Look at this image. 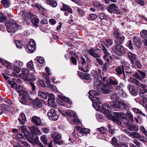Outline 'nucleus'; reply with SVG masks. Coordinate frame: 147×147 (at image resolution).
<instances>
[{
  "instance_id": "nucleus-16",
  "label": "nucleus",
  "mask_w": 147,
  "mask_h": 147,
  "mask_svg": "<svg viewBox=\"0 0 147 147\" xmlns=\"http://www.w3.org/2000/svg\"><path fill=\"white\" fill-rule=\"evenodd\" d=\"M29 74L28 70L25 68L22 69L21 70V73L20 74V76L22 77L23 79L26 80V78H28Z\"/></svg>"
},
{
  "instance_id": "nucleus-38",
  "label": "nucleus",
  "mask_w": 147,
  "mask_h": 147,
  "mask_svg": "<svg viewBox=\"0 0 147 147\" xmlns=\"http://www.w3.org/2000/svg\"><path fill=\"white\" fill-rule=\"evenodd\" d=\"M66 113L67 115L70 117H77V115L73 111L69 110L66 111Z\"/></svg>"
},
{
  "instance_id": "nucleus-64",
  "label": "nucleus",
  "mask_w": 147,
  "mask_h": 147,
  "mask_svg": "<svg viewBox=\"0 0 147 147\" xmlns=\"http://www.w3.org/2000/svg\"><path fill=\"white\" fill-rule=\"evenodd\" d=\"M28 14L26 12L23 11L22 12V18L24 19H26L28 18Z\"/></svg>"
},
{
  "instance_id": "nucleus-6",
  "label": "nucleus",
  "mask_w": 147,
  "mask_h": 147,
  "mask_svg": "<svg viewBox=\"0 0 147 147\" xmlns=\"http://www.w3.org/2000/svg\"><path fill=\"white\" fill-rule=\"evenodd\" d=\"M22 97L20 102L24 105H29L32 103V100L30 98V95L27 92H24L21 94Z\"/></svg>"
},
{
  "instance_id": "nucleus-2",
  "label": "nucleus",
  "mask_w": 147,
  "mask_h": 147,
  "mask_svg": "<svg viewBox=\"0 0 147 147\" xmlns=\"http://www.w3.org/2000/svg\"><path fill=\"white\" fill-rule=\"evenodd\" d=\"M127 116L130 121H134L133 116L129 111H127L126 114L122 112H115L114 113L113 116L112 115L111 118L109 119H112L116 123L120 125L121 124L122 120H127Z\"/></svg>"
},
{
  "instance_id": "nucleus-53",
  "label": "nucleus",
  "mask_w": 147,
  "mask_h": 147,
  "mask_svg": "<svg viewBox=\"0 0 147 147\" xmlns=\"http://www.w3.org/2000/svg\"><path fill=\"white\" fill-rule=\"evenodd\" d=\"M15 43L17 47L19 48H21L22 46V42L19 40H16Z\"/></svg>"
},
{
  "instance_id": "nucleus-32",
  "label": "nucleus",
  "mask_w": 147,
  "mask_h": 147,
  "mask_svg": "<svg viewBox=\"0 0 147 147\" xmlns=\"http://www.w3.org/2000/svg\"><path fill=\"white\" fill-rule=\"evenodd\" d=\"M15 138L17 141L20 142L25 139L24 136L21 133H19L17 134Z\"/></svg>"
},
{
  "instance_id": "nucleus-50",
  "label": "nucleus",
  "mask_w": 147,
  "mask_h": 147,
  "mask_svg": "<svg viewBox=\"0 0 147 147\" xmlns=\"http://www.w3.org/2000/svg\"><path fill=\"white\" fill-rule=\"evenodd\" d=\"M1 108L7 111H10L11 110L10 107L7 105L3 104L2 105Z\"/></svg>"
},
{
  "instance_id": "nucleus-37",
  "label": "nucleus",
  "mask_w": 147,
  "mask_h": 147,
  "mask_svg": "<svg viewBox=\"0 0 147 147\" xmlns=\"http://www.w3.org/2000/svg\"><path fill=\"white\" fill-rule=\"evenodd\" d=\"M87 52L94 57H98V55L94 52V50L93 49H90L87 51Z\"/></svg>"
},
{
  "instance_id": "nucleus-35",
  "label": "nucleus",
  "mask_w": 147,
  "mask_h": 147,
  "mask_svg": "<svg viewBox=\"0 0 147 147\" xmlns=\"http://www.w3.org/2000/svg\"><path fill=\"white\" fill-rule=\"evenodd\" d=\"M61 10L65 11V10L68 11L70 13H72V11L71 8L66 5L64 4L63 5V7L61 8Z\"/></svg>"
},
{
  "instance_id": "nucleus-52",
  "label": "nucleus",
  "mask_w": 147,
  "mask_h": 147,
  "mask_svg": "<svg viewBox=\"0 0 147 147\" xmlns=\"http://www.w3.org/2000/svg\"><path fill=\"white\" fill-rule=\"evenodd\" d=\"M109 82L110 84L113 85H116L118 84L117 80L115 78L110 79L109 81Z\"/></svg>"
},
{
  "instance_id": "nucleus-36",
  "label": "nucleus",
  "mask_w": 147,
  "mask_h": 147,
  "mask_svg": "<svg viewBox=\"0 0 147 147\" xmlns=\"http://www.w3.org/2000/svg\"><path fill=\"white\" fill-rule=\"evenodd\" d=\"M16 89V91L20 94V96H21V94L24 92H26L24 90L22 86H18V87Z\"/></svg>"
},
{
  "instance_id": "nucleus-59",
  "label": "nucleus",
  "mask_w": 147,
  "mask_h": 147,
  "mask_svg": "<svg viewBox=\"0 0 147 147\" xmlns=\"http://www.w3.org/2000/svg\"><path fill=\"white\" fill-rule=\"evenodd\" d=\"M13 69L16 72V73L18 74L20 72L21 68L18 67H17L15 65L13 67Z\"/></svg>"
},
{
  "instance_id": "nucleus-43",
  "label": "nucleus",
  "mask_w": 147,
  "mask_h": 147,
  "mask_svg": "<svg viewBox=\"0 0 147 147\" xmlns=\"http://www.w3.org/2000/svg\"><path fill=\"white\" fill-rule=\"evenodd\" d=\"M7 82L9 84L11 85V88L16 89L18 87V85L16 83H14L13 81H11L8 80Z\"/></svg>"
},
{
  "instance_id": "nucleus-12",
  "label": "nucleus",
  "mask_w": 147,
  "mask_h": 147,
  "mask_svg": "<svg viewBox=\"0 0 147 147\" xmlns=\"http://www.w3.org/2000/svg\"><path fill=\"white\" fill-rule=\"evenodd\" d=\"M127 88L130 93L133 96H136L137 94L138 90L137 88L131 85H129Z\"/></svg>"
},
{
  "instance_id": "nucleus-27",
  "label": "nucleus",
  "mask_w": 147,
  "mask_h": 147,
  "mask_svg": "<svg viewBox=\"0 0 147 147\" xmlns=\"http://www.w3.org/2000/svg\"><path fill=\"white\" fill-rule=\"evenodd\" d=\"M30 130L32 132L38 135H40L42 134L41 132L37 127L32 126L31 127Z\"/></svg>"
},
{
  "instance_id": "nucleus-28",
  "label": "nucleus",
  "mask_w": 147,
  "mask_h": 147,
  "mask_svg": "<svg viewBox=\"0 0 147 147\" xmlns=\"http://www.w3.org/2000/svg\"><path fill=\"white\" fill-rule=\"evenodd\" d=\"M121 108L122 107L125 110L128 109L130 107V104L127 102L122 101L121 102Z\"/></svg>"
},
{
  "instance_id": "nucleus-44",
  "label": "nucleus",
  "mask_w": 147,
  "mask_h": 147,
  "mask_svg": "<svg viewBox=\"0 0 147 147\" xmlns=\"http://www.w3.org/2000/svg\"><path fill=\"white\" fill-rule=\"evenodd\" d=\"M14 64L15 66L18 67H22L23 65V63L20 61L16 60L14 61Z\"/></svg>"
},
{
  "instance_id": "nucleus-62",
  "label": "nucleus",
  "mask_w": 147,
  "mask_h": 147,
  "mask_svg": "<svg viewBox=\"0 0 147 147\" xmlns=\"http://www.w3.org/2000/svg\"><path fill=\"white\" fill-rule=\"evenodd\" d=\"M4 65L6 66V67L7 69H11V66L10 63L9 62H7L5 61H4Z\"/></svg>"
},
{
  "instance_id": "nucleus-60",
  "label": "nucleus",
  "mask_w": 147,
  "mask_h": 147,
  "mask_svg": "<svg viewBox=\"0 0 147 147\" xmlns=\"http://www.w3.org/2000/svg\"><path fill=\"white\" fill-rule=\"evenodd\" d=\"M97 18V15L95 14H91L89 16V19L91 20L95 19Z\"/></svg>"
},
{
  "instance_id": "nucleus-18",
  "label": "nucleus",
  "mask_w": 147,
  "mask_h": 147,
  "mask_svg": "<svg viewBox=\"0 0 147 147\" xmlns=\"http://www.w3.org/2000/svg\"><path fill=\"white\" fill-rule=\"evenodd\" d=\"M113 35L115 38L117 39L119 43H121L124 40L125 37L121 35H120L119 32L113 33Z\"/></svg>"
},
{
  "instance_id": "nucleus-11",
  "label": "nucleus",
  "mask_w": 147,
  "mask_h": 147,
  "mask_svg": "<svg viewBox=\"0 0 147 147\" xmlns=\"http://www.w3.org/2000/svg\"><path fill=\"white\" fill-rule=\"evenodd\" d=\"M52 137L54 139V142L55 144H60L63 143V141H60L59 142L61 138V135L60 134L55 132L52 134Z\"/></svg>"
},
{
  "instance_id": "nucleus-1",
  "label": "nucleus",
  "mask_w": 147,
  "mask_h": 147,
  "mask_svg": "<svg viewBox=\"0 0 147 147\" xmlns=\"http://www.w3.org/2000/svg\"><path fill=\"white\" fill-rule=\"evenodd\" d=\"M92 102V105L95 109L98 111L102 112L108 119H111L112 115L109 111L111 107L109 106L106 104H103L102 107L98 104H101L99 98L96 96L90 99Z\"/></svg>"
},
{
  "instance_id": "nucleus-4",
  "label": "nucleus",
  "mask_w": 147,
  "mask_h": 147,
  "mask_svg": "<svg viewBox=\"0 0 147 147\" xmlns=\"http://www.w3.org/2000/svg\"><path fill=\"white\" fill-rule=\"evenodd\" d=\"M118 42L115 41V45L112 48V51L116 55H121L125 53V50L124 47Z\"/></svg>"
},
{
  "instance_id": "nucleus-34",
  "label": "nucleus",
  "mask_w": 147,
  "mask_h": 147,
  "mask_svg": "<svg viewBox=\"0 0 147 147\" xmlns=\"http://www.w3.org/2000/svg\"><path fill=\"white\" fill-rule=\"evenodd\" d=\"M46 2L48 5L53 7H56L57 5V2L53 0H47Z\"/></svg>"
},
{
  "instance_id": "nucleus-20",
  "label": "nucleus",
  "mask_w": 147,
  "mask_h": 147,
  "mask_svg": "<svg viewBox=\"0 0 147 147\" xmlns=\"http://www.w3.org/2000/svg\"><path fill=\"white\" fill-rule=\"evenodd\" d=\"M76 128L82 135L88 134L90 131V130L89 129L81 128L79 126H77Z\"/></svg>"
},
{
  "instance_id": "nucleus-8",
  "label": "nucleus",
  "mask_w": 147,
  "mask_h": 147,
  "mask_svg": "<svg viewBox=\"0 0 147 147\" xmlns=\"http://www.w3.org/2000/svg\"><path fill=\"white\" fill-rule=\"evenodd\" d=\"M36 44L34 40L30 39L27 46V49L28 50V51L27 50V52L30 53H33L35 50Z\"/></svg>"
},
{
  "instance_id": "nucleus-41",
  "label": "nucleus",
  "mask_w": 147,
  "mask_h": 147,
  "mask_svg": "<svg viewBox=\"0 0 147 147\" xmlns=\"http://www.w3.org/2000/svg\"><path fill=\"white\" fill-rule=\"evenodd\" d=\"M132 110H133V111L135 113L139 114L140 115H142L144 116H146V115L144 114L140 110L138 109L134 108L132 109Z\"/></svg>"
},
{
  "instance_id": "nucleus-7",
  "label": "nucleus",
  "mask_w": 147,
  "mask_h": 147,
  "mask_svg": "<svg viewBox=\"0 0 147 147\" xmlns=\"http://www.w3.org/2000/svg\"><path fill=\"white\" fill-rule=\"evenodd\" d=\"M103 82V83H102L101 82V84H102V85L99 86L98 87H101V88H100L101 89V91L104 94H108L110 92V90L109 89L111 88H108L109 85H107L105 84L104 83V82H105V80L106 79V78L105 77H104L102 78H102L101 79ZM101 82V81H100Z\"/></svg>"
},
{
  "instance_id": "nucleus-30",
  "label": "nucleus",
  "mask_w": 147,
  "mask_h": 147,
  "mask_svg": "<svg viewBox=\"0 0 147 147\" xmlns=\"http://www.w3.org/2000/svg\"><path fill=\"white\" fill-rule=\"evenodd\" d=\"M134 45L137 47H139L141 44L140 40L138 38L134 37Z\"/></svg>"
},
{
  "instance_id": "nucleus-63",
  "label": "nucleus",
  "mask_w": 147,
  "mask_h": 147,
  "mask_svg": "<svg viewBox=\"0 0 147 147\" xmlns=\"http://www.w3.org/2000/svg\"><path fill=\"white\" fill-rule=\"evenodd\" d=\"M136 2L141 6L144 5L145 3L144 1L142 0H136Z\"/></svg>"
},
{
  "instance_id": "nucleus-45",
  "label": "nucleus",
  "mask_w": 147,
  "mask_h": 147,
  "mask_svg": "<svg viewBox=\"0 0 147 147\" xmlns=\"http://www.w3.org/2000/svg\"><path fill=\"white\" fill-rule=\"evenodd\" d=\"M26 80L34 81L36 79L35 76L34 74H29L28 78H26Z\"/></svg>"
},
{
  "instance_id": "nucleus-24",
  "label": "nucleus",
  "mask_w": 147,
  "mask_h": 147,
  "mask_svg": "<svg viewBox=\"0 0 147 147\" xmlns=\"http://www.w3.org/2000/svg\"><path fill=\"white\" fill-rule=\"evenodd\" d=\"M27 67L30 70L35 72V70L34 67V65L33 61L32 60L30 61L29 62L27 63Z\"/></svg>"
},
{
  "instance_id": "nucleus-13",
  "label": "nucleus",
  "mask_w": 147,
  "mask_h": 147,
  "mask_svg": "<svg viewBox=\"0 0 147 147\" xmlns=\"http://www.w3.org/2000/svg\"><path fill=\"white\" fill-rule=\"evenodd\" d=\"M47 96L48 97V104L50 106H53L55 102V96L52 94L47 93Z\"/></svg>"
},
{
  "instance_id": "nucleus-56",
  "label": "nucleus",
  "mask_w": 147,
  "mask_h": 147,
  "mask_svg": "<svg viewBox=\"0 0 147 147\" xmlns=\"http://www.w3.org/2000/svg\"><path fill=\"white\" fill-rule=\"evenodd\" d=\"M106 45L107 46H111L113 43V40L110 39H107L106 40Z\"/></svg>"
},
{
  "instance_id": "nucleus-48",
  "label": "nucleus",
  "mask_w": 147,
  "mask_h": 147,
  "mask_svg": "<svg viewBox=\"0 0 147 147\" xmlns=\"http://www.w3.org/2000/svg\"><path fill=\"white\" fill-rule=\"evenodd\" d=\"M39 20L36 18H34L31 20L33 24L35 26H38V24Z\"/></svg>"
},
{
  "instance_id": "nucleus-10",
  "label": "nucleus",
  "mask_w": 147,
  "mask_h": 147,
  "mask_svg": "<svg viewBox=\"0 0 147 147\" xmlns=\"http://www.w3.org/2000/svg\"><path fill=\"white\" fill-rule=\"evenodd\" d=\"M91 74L92 76L94 77L95 84H94L96 86H99L102 85L101 82L100 80H98V75L97 73V72L94 70H92L91 72Z\"/></svg>"
},
{
  "instance_id": "nucleus-58",
  "label": "nucleus",
  "mask_w": 147,
  "mask_h": 147,
  "mask_svg": "<svg viewBox=\"0 0 147 147\" xmlns=\"http://www.w3.org/2000/svg\"><path fill=\"white\" fill-rule=\"evenodd\" d=\"M79 69L81 70L82 71L85 72H88L89 70V69L88 66H86V68H83L81 67H79Z\"/></svg>"
},
{
  "instance_id": "nucleus-25",
  "label": "nucleus",
  "mask_w": 147,
  "mask_h": 147,
  "mask_svg": "<svg viewBox=\"0 0 147 147\" xmlns=\"http://www.w3.org/2000/svg\"><path fill=\"white\" fill-rule=\"evenodd\" d=\"M32 104L34 107H37L39 108L42 105V103L40 100L38 99H36L33 102Z\"/></svg>"
},
{
  "instance_id": "nucleus-14",
  "label": "nucleus",
  "mask_w": 147,
  "mask_h": 147,
  "mask_svg": "<svg viewBox=\"0 0 147 147\" xmlns=\"http://www.w3.org/2000/svg\"><path fill=\"white\" fill-rule=\"evenodd\" d=\"M24 134V136L25 138H27L28 141L31 143H34L35 142H36L37 140H36L34 139L33 138V135L31 136L30 138H28V137L30 134V133L28 130L25 131Z\"/></svg>"
},
{
  "instance_id": "nucleus-40",
  "label": "nucleus",
  "mask_w": 147,
  "mask_h": 147,
  "mask_svg": "<svg viewBox=\"0 0 147 147\" xmlns=\"http://www.w3.org/2000/svg\"><path fill=\"white\" fill-rule=\"evenodd\" d=\"M1 3L4 7H8L10 4V2L8 0H2L1 1Z\"/></svg>"
},
{
  "instance_id": "nucleus-42",
  "label": "nucleus",
  "mask_w": 147,
  "mask_h": 147,
  "mask_svg": "<svg viewBox=\"0 0 147 147\" xmlns=\"http://www.w3.org/2000/svg\"><path fill=\"white\" fill-rule=\"evenodd\" d=\"M38 95L39 97L43 98L44 99L47 98V94L44 92L39 91L38 92Z\"/></svg>"
},
{
  "instance_id": "nucleus-49",
  "label": "nucleus",
  "mask_w": 147,
  "mask_h": 147,
  "mask_svg": "<svg viewBox=\"0 0 147 147\" xmlns=\"http://www.w3.org/2000/svg\"><path fill=\"white\" fill-rule=\"evenodd\" d=\"M123 84L120 83L119 85L115 87V89L119 91V92L120 91H122L123 90Z\"/></svg>"
},
{
  "instance_id": "nucleus-33",
  "label": "nucleus",
  "mask_w": 147,
  "mask_h": 147,
  "mask_svg": "<svg viewBox=\"0 0 147 147\" xmlns=\"http://www.w3.org/2000/svg\"><path fill=\"white\" fill-rule=\"evenodd\" d=\"M98 94L94 90H91L89 92V97L90 99L97 96Z\"/></svg>"
},
{
  "instance_id": "nucleus-51",
  "label": "nucleus",
  "mask_w": 147,
  "mask_h": 147,
  "mask_svg": "<svg viewBox=\"0 0 147 147\" xmlns=\"http://www.w3.org/2000/svg\"><path fill=\"white\" fill-rule=\"evenodd\" d=\"M40 139L41 141L44 144H47V137L45 135L41 136Z\"/></svg>"
},
{
  "instance_id": "nucleus-9",
  "label": "nucleus",
  "mask_w": 147,
  "mask_h": 147,
  "mask_svg": "<svg viewBox=\"0 0 147 147\" xmlns=\"http://www.w3.org/2000/svg\"><path fill=\"white\" fill-rule=\"evenodd\" d=\"M47 115L50 120L54 121L57 120L58 118V116L56 114L55 111L54 109H51L50 112L48 113Z\"/></svg>"
},
{
  "instance_id": "nucleus-29",
  "label": "nucleus",
  "mask_w": 147,
  "mask_h": 147,
  "mask_svg": "<svg viewBox=\"0 0 147 147\" xmlns=\"http://www.w3.org/2000/svg\"><path fill=\"white\" fill-rule=\"evenodd\" d=\"M128 58L131 60V63L133 65V62L136 59V55L129 52L128 54Z\"/></svg>"
},
{
  "instance_id": "nucleus-26",
  "label": "nucleus",
  "mask_w": 147,
  "mask_h": 147,
  "mask_svg": "<svg viewBox=\"0 0 147 147\" xmlns=\"http://www.w3.org/2000/svg\"><path fill=\"white\" fill-rule=\"evenodd\" d=\"M78 73L79 76L81 77V78L85 79L86 80H88L89 79L90 76L89 74L79 72H78Z\"/></svg>"
},
{
  "instance_id": "nucleus-5",
  "label": "nucleus",
  "mask_w": 147,
  "mask_h": 147,
  "mask_svg": "<svg viewBox=\"0 0 147 147\" xmlns=\"http://www.w3.org/2000/svg\"><path fill=\"white\" fill-rule=\"evenodd\" d=\"M130 80L140 88L139 95L143 97V94L147 92V90L146 89V85L140 83L137 80L133 78H131Z\"/></svg>"
},
{
  "instance_id": "nucleus-23",
  "label": "nucleus",
  "mask_w": 147,
  "mask_h": 147,
  "mask_svg": "<svg viewBox=\"0 0 147 147\" xmlns=\"http://www.w3.org/2000/svg\"><path fill=\"white\" fill-rule=\"evenodd\" d=\"M102 50L103 51L104 53L105 54L104 56V58L105 59V60L107 62H109V59L107 58V57L110 55V54L107 52V50L104 46L102 45Z\"/></svg>"
},
{
  "instance_id": "nucleus-39",
  "label": "nucleus",
  "mask_w": 147,
  "mask_h": 147,
  "mask_svg": "<svg viewBox=\"0 0 147 147\" xmlns=\"http://www.w3.org/2000/svg\"><path fill=\"white\" fill-rule=\"evenodd\" d=\"M58 96L60 99L65 102H68L70 104L72 103V102L69 100V99L68 98L64 96L61 95H59Z\"/></svg>"
},
{
  "instance_id": "nucleus-17",
  "label": "nucleus",
  "mask_w": 147,
  "mask_h": 147,
  "mask_svg": "<svg viewBox=\"0 0 147 147\" xmlns=\"http://www.w3.org/2000/svg\"><path fill=\"white\" fill-rule=\"evenodd\" d=\"M127 133L128 135L129 136H133L134 138L138 139H140L141 138V136L137 132H130L127 130L125 129L124 130Z\"/></svg>"
},
{
  "instance_id": "nucleus-21",
  "label": "nucleus",
  "mask_w": 147,
  "mask_h": 147,
  "mask_svg": "<svg viewBox=\"0 0 147 147\" xmlns=\"http://www.w3.org/2000/svg\"><path fill=\"white\" fill-rule=\"evenodd\" d=\"M115 70L117 74L120 75L122 73L125 76V72L124 71V65L123 66H119L116 68Z\"/></svg>"
},
{
  "instance_id": "nucleus-57",
  "label": "nucleus",
  "mask_w": 147,
  "mask_h": 147,
  "mask_svg": "<svg viewBox=\"0 0 147 147\" xmlns=\"http://www.w3.org/2000/svg\"><path fill=\"white\" fill-rule=\"evenodd\" d=\"M21 144H22V146L24 147H30V146L28 143L24 140L20 142Z\"/></svg>"
},
{
  "instance_id": "nucleus-54",
  "label": "nucleus",
  "mask_w": 147,
  "mask_h": 147,
  "mask_svg": "<svg viewBox=\"0 0 147 147\" xmlns=\"http://www.w3.org/2000/svg\"><path fill=\"white\" fill-rule=\"evenodd\" d=\"M93 3L94 6L97 8H101L102 6V5L98 1H94Z\"/></svg>"
},
{
  "instance_id": "nucleus-55",
  "label": "nucleus",
  "mask_w": 147,
  "mask_h": 147,
  "mask_svg": "<svg viewBox=\"0 0 147 147\" xmlns=\"http://www.w3.org/2000/svg\"><path fill=\"white\" fill-rule=\"evenodd\" d=\"M98 129L101 133L102 134H105L107 132V129L104 128L103 127H101L100 128H98Z\"/></svg>"
},
{
  "instance_id": "nucleus-15",
  "label": "nucleus",
  "mask_w": 147,
  "mask_h": 147,
  "mask_svg": "<svg viewBox=\"0 0 147 147\" xmlns=\"http://www.w3.org/2000/svg\"><path fill=\"white\" fill-rule=\"evenodd\" d=\"M118 7L114 3H112L109 5L107 9V11L111 13L116 12L117 11L116 9Z\"/></svg>"
},
{
  "instance_id": "nucleus-3",
  "label": "nucleus",
  "mask_w": 147,
  "mask_h": 147,
  "mask_svg": "<svg viewBox=\"0 0 147 147\" xmlns=\"http://www.w3.org/2000/svg\"><path fill=\"white\" fill-rule=\"evenodd\" d=\"M7 30L8 32L15 33L21 29L20 26L18 25L14 20H10L5 23Z\"/></svg>"
},
{
  "instance_id": "nucleus-61",
  "label": "nucleus",
  "mask_w": 147,
  "mask_h": 147,
  "mask_svg": "<svg viewBox=\"0 0 147 147\" xmlns=\"http://www.w3.org/2000/svg\"><path fill=\"white\" fill-rule=\"evenodd\" d=\"M140 34L143 37L147 36V30H142L140 32Z\"/></svg>"
},
{
  "instance_id": "nucleus-31",
  "label": "nucleus",
  "mask_w": 147,
  "mask_h": 147,
  "mask_svg": "<svg viewBox=\"0 0 147 147\" xmlns=\"http://www.w3.org/2000/svg\"><path fill=\"white\" fill-rule=\"evenodd\" d=\"M128 128L131 131H138L139 129L138 127L132 124H130Z\"/></svg>"
},
{
  "instance_id": "nucleus-22",
  "label": "nucleus",
  "mask_w": 147,
  "mask_h": 147,
  "mask_svg": "<svg viewBox=\"0 0 147 147\" xmlns=\"http://www.w3.org/2000/svg\"><path fill=\"white\" fill-rule=\"evenodd\" d=\"M111 105L113 108L118 109L121 108V102H118L115 100L113 101L111 103Z\"/></svg>"
},
{
  "instance_id": "nucleus-46",
  "label": "nucleus",
  "mask_w": 147,
  "mask_h": 147,
  "mask_svg": "<svg viewBox=\"0 0 147 147\" xmlns=\"http://www.w3.org/2000/svg\"><path fill=\"white\" fill-rule=\"evenodd\" d=\"M35 60L40 64H43L44 62V59L43 57H37L35 59Z\"/></svg>"
},
{
  "instance_id": "nucleus-47",
  "label": "nucleus",
  "mask_w": 147,
  "mask_h": 147,
  "mask_svg": "<svg viewBox=\"0 0 147 147\" xmlns=\"http://www.w3.org/2000/svg\"><path fill=\"white\" fill-rule=\"evenodd\" d=\"M43 74V77L46 80V82L49 88L50 87V86H51L52 85H51L50 84V80L49 79L48 77L47 76L45 75V74Z\"/></svg>"
},
{
  "instance_id": "nucleus-19",
  "label": "nucleus",
  "mask_w": 147,
  "mask_h": 147,
  "mask_svg": "<svg viewBox=\"0 0 147 147\" xmlns=\"http://www.w3.org/2000/svg\"><path fill=\"white\" fill-rule=\"evenodd\" d=\"M31 121L37 125H41V121L40 118L36 116L32 117Z\"/></svg>"
}]
</instances>
